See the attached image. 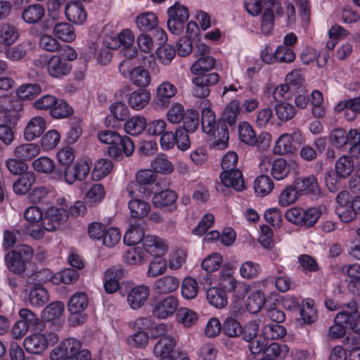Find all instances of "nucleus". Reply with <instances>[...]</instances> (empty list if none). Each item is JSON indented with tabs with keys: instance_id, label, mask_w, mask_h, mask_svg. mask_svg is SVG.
Listing matches in <instances>:
<instances>
[{
	"instance_id": "1",
	"label": "nucleus",
	"mask_w": 360,
	"mask_h": 360,
	"mask_svg": "<svg viewBox=\"0 0 360 360\" xmlns=\"http://www.w3.org/2000/svg\"><path fill=\"white\" fill-rule=\"evenodd\" d=\"M77 57V53L74 48L68 45L63 46L57 53L47 58V74L55 79L68 75L72 68L71 62Z\"/></svg>"
},
{
	"instance_id": "2",
	"label": "nucleus",
	"mask_w": 360,
	"mask_h": 360,
	"mask_svg": "<svg viewBox=\"0 0 360 360\" xmlns=\"http://www.w3.org/2000/svg\"><path fill=\"white\" fill-rule=\"evenodd\" d=\"M118 69L120 73L136 86L146 88L151 83L152 77L149 70L142 65L135 66L131 59L123 60Z\"/></svg>"
},
{
	"instance_id": "3",
	"label": "nucleus",
	"mask_w": 360,
	"mask_h": 360,
	"mask_svg": "<svg viewBox=\"0 0 360 360\" xmlns=\"http://www.w3.org/2000/svg\"><path fill=\"white\" fill-rule=\"evenodd\" d=\"M33 253L32 248L27 245H17L6 255V265L14 274H22L25 271L27 264L32 259Z\"/></svg>"
},
{
	"instance_id": "4",
	"label": "nucleus",
	"mask_w": 360,
	"mask_h": 360,
	"mask_svg": "<svg viewBox=\"0 0 360 360\" xmlns=\"http://www.w3.org/2000/svg\"><path fill=\"white\" fill-rule=\"evenodd\" d=\"M58 339V335L55 333H35L24 339L23 346L28 353L39 354L45 351L48 346L56 344Z\"/></svg>"
},
{
	"instance_id": "5",
	"label": "nucleus",
	"mask_w": 360,
	"mask_h": 360,
	"mask_svg": "<svg viewBox=\"0 0 360 360\" xmlns=\"http://www.w3.org/2000/svg\"><path fill=\"white\" fill-rule=\"evenodd\" d=\"M220 289L226 292H232L238 298L243 297L248 292L249 287L243 282L237 281L233 276L231 269H224L219 279Z\"/></svg>"
},
{
	"instance_id": "6",
	"label": "nucleus",
	"mask_w": 360,
	"mask_h": 360,
	"mask_svg": "<svg viewBox=\"0 0 360 360\" xmlns=\"http://www.w3.org/2000/svg\"><path fill=\"white\" fill-rule=\"evenodd\" d=\"M178 341L170 335H164L153 347V355L162 360H178L179 352L176 350Z\"/></svg>"
},
{
	"instance_id": "7",
	"label": "nucleus",
	"mask_w": 360,
	"mask_h": 360,
	"mask_svg": "<svg viewBox=\"0 0 360 360\" xmlns=\"http://www.w3.org/2000/svg\"><path fill=\"white\" fill-rule=\"evenodd\" d=\"M25 219L28 224L26 226V231L34 239H40L44 235L43 225V212L40 208L36 206H31L26 209L24 213Z\"/></svg>"
},
{
	"instance_id": "8",
	"label": "nucleus",
	"mask_w": 360,
	"mask_h": 360,
	"mask_svg": "<svg viewBox=\"0 0 360 360\" xmlns=\"http://www.w3.org/2000/svg\"><path fill=\"white\" fill-rule=\"evenodd\" d=\"M98 140L105 144H120L124 154L127 157L131 156L134 151V144L131 139L127 136H120L118 133L110 130H102L98 132Z\"/></svg>"
},
{
	"instance_id": "9",
	"label": "nucleus",
	"mask_w": 360,
	"mask_h": 360,
	"mask_svg": "<svg viewBox=\"0 0 360 360\" xmlns=\"http://www.w3.org/2000/svg\"><path fill=\"white\" fill-rule=\"evenodd\" d=\"M302 134L300 130H295L291 134L284 133L276 140L274 153L278 155L293 153L297 149V143L301 141Z\"/></svg>"
},
{
	"instance_id": "10",
	"label": "nucleus",
	"mask_w": 360,
	"mask_h": 360,
	"mask_svg": "<svg viewBox=\"0 0 360 360\" xmlns=\"http://www.w3.org/2000/svg\"><path fill=\"white\" fill-rule=\"evenodd\" d=\"M90 168V164L87 161H78L72 166L68 167L64 174L62 172H58L57 177L53 176V178L62 180L64 177L66 183L72 184L76 181L84 180L89 173Z\"/></svg>"
},
{
	"instance_id": "11",
	"label": "nucleus",
	"mask_w": 360,
	"mask_h": 360,
	"mask_svg": "<svg viewBox=\"0 0 360 360\" xmlns=\"http://www.w3.org/2000/svg\"><path fill=\"white\" fill-rule=\"evenodd\" d=\"M219 80L220 76L217 72L193 77L191 79L194 85L193 94L198 98L207 97L210 94L209 87L217 84Z\"/></svg>"
},
{
	"instance_id": "12",
	"label": "nucleus",
	"mask_w": 360,
	"mask_h": 360,
	"mask_svg": "<svg viewBox=\"0 0 360 360\" xmlns=\"http://www.w3.org/2000/svg\"><path fill=\"white\" fill-rule=\"evenodd\" d=\"M82 348V342L76 338H69L62 341L50 353L51 360H69Z\"/></svg>"
},
{
	"instance_id": "13",
	"label": "nucleus",
	"mask_w": 360,
	"mask_h": 360,
	"mask_svg": "<svg viewBox=\"0 0 360 360\" xmlns=\"http://www.w3.org/2000/svg\"><path fill=\"white\" fill-rule=\"evenodd\" d=\"M179 300L169 295L155 302L152 307V314L158 319H166L172 316L177 310Z\"/></svg>"
},
{
	"instance_id": "14",
	"label": "nucleus",
	"mask_w": 360,
	"mask_h": 360,
	"mask_svg": "<svg viewBox=\"0 0 360 360\" xmlns=\"http://www.w3.org/2000/svg\"><path fill=\"white\" fill-rule=\"evenodd\" d=\"M141 247L146 255H149L152 257L162 256L169 248L167 243L164 239L153 235L146 236Z\"/></svg>"
},
{
	"instance_id": "15",
	"label": "nucleus",
	"mask_w": 360,
	"mask_h": 360,
	"mask_svg": "<svg viewBox=\"0 0 360 360\" xmlns=\"http://www.w3.org/2000/svg\"><path fill=\"white\" fill-rule=\"evenodd\" d=\"M68 219V213L57 206L49 207L43 219L42 228L49 231L58 229Z\"/></svg>"
},
{
	"instance_id": "16",
	"label": "nucleus",
	"mask_w": 360,
	"mask_h": 360,
	"mask_svg": "<svg viewBox=\"0 0 360 360\" xmlns=\"http://www.w3.org/2000/svg\"><path fill=\"white\" fill-rule=\"evenodd\" d=\"M294 181L300 195H307L312 199H317L321 196V189L314 176L297 178Z\"/></svg>"
},
{
	"instance_id": "17",
	"label": "nucleus",
	"mask_w": 360,
	"mask_h": 360,
	"mask_svg": "<svg viewBox=\"0 0 360 360\" xmlns=\"http://www.w3.org/2000/svg\"><path fill=\"white\" fill-rule=\"evenodd\" d=\"M150 295V288L145 285L135 286L127 293V303L132 309L143 307Z\"/></svg>"
},
{
	"instance_id": "18",
	"label": "nucleus",
	"mask_w": 360,
	"mask_h": 360,
	"mask_svg": "<svg viewBox=\"0 0 360 360\" xmlns=\"http://www.w3.org/2000/svg\"><path fill=\"white\" fill-rule=\"evenodd\" d=\"M124 276V270L120 266H113L105 270L103 285L106 292L114 293L120 288V281Z\"/></svg>"
},
{
	"instance_id": "19",
	"label": "nucleus",
	"mask_w": 360,
	"mask_h": 360,
	"mask_svg": "<svg viewBox=\"0 0 360 360\" xmlns=\"http://www.w3.org/2000/svg\"><path fill=\"white\" fill-rule=\"evenodd\" d=\"M272 2L270 6L265 8L264 11L262 16L261 21V32L264 35H269L271 33L274 25V11L278 15L282 14V8L278 3Z\"/></svg>"
},
{
	"instance_id": "20",
	"label": "nucleus",
	"mask_w": 360,
	"mask_h": 360,
	"mask_svg": "<svg viewBox=\"0 0 360 360\" xmlns=\"http://www.w3.org/2000/svg\"><path fill=\"white\" fill-rule=\"evenodd\" d=\"M65 13L67 19L76 25H82L86 20L87 13L82 4L79 1L68 2L65 6Z\"/></svg>"
},
{
	"instance_id": "21",
	"label": "nucleus",
	"mask_w": 360,
	"mask_h": 360,
	"mask_svg": "<svg viewBox=\"0 0 360 360\" xmlns=\"http://www.w3.org/2000/svg\"><path fill=\"white\" fill-rule=\"evenodd\" d=\"M359 139L357 129H352L347 133L343 129H334L330 136L332 144L337 148H342L348 144L349 141H356Z\"/></svg>"
},
{
	"instance_id": "22",
	"label": "nucleus",
	"mask_w": 360,
	"mask_h": 360,
	"mask_svg": "<svg viewBox=\"0 0 360 360\" xmlns=\"http://www.w3.org/2000/svg\"><path fill=\"white\" fill-rule=\"evenodd\" d=\"M217 65V60L213 56L196 58L191 66V72L195 76L205 75L210 73Z\"/></svg>"
},
{
	"instance_id": "23",
	"label": "nucleus",
	"mask_w": 360,
	"mask_h": 360,
	"mask_svg": "<svg viewBox=\"0 0 360 360\" xmlns=\"http://www.w3.org/2000/svg\"><path fill=\"white\" fill-rule=\"evenodd\" d=\"M222 184L226 187H231L236 191L245 189L242 172L239 169L222 172L220 174Z\"/></svg>"
},
{
	"instance_id": "24",
	"label": "nucleus",
	"mask_w": 360,
	"mask_h": 360,
	"mask_svg": "<svg viewBox=\"0 0 360 360\" xmlns=\"http://www.w3.org/2000/svg\"><path fill=\"white\" fill-rule=\"evenodd\" d=\"M46 129V121L40 116L32 117L27 123L25 131L24 138L26 141H33L39 137Z\"/></svg>"
},
{
	"instance_id": "25",
	"label": "nucleus",
	"mask_w": 360,
	"mask_h": 360,
	"mask_svg": "<svg viewBox=\"0 0 360 360\" xmlns=\"http://www.w3.org/2000/svg\"><path fill=\"white\" fill-rule=\"evenodd\" d=\"M151 98L150 91L146 89H139L128 96V103L135 110L144 108L149 103Z\"/></svg>"
},
{
	"instance_id": "26",
	"label": "nucleus",
	"mask_w": 360,
	"mask_h": 360,
	"mask_svg": "<svg viewBox=\"0 0 360 360\" xmlns=\"http://www.w3.org/2000/svg\"><path fill=\"white\" fill-rule=\"evenodd\" d=\"M40 152V147L36 143H22L14 148L13 155L25 162L37 157Z\"/></svg>"
},
{
	"instance_id": "27",
	"label": "nucleus",
	"mask_w": 360,
	"mask_h": 360,
	"mask_svg": "<svg viewBox=\"0 0 360 360\" xmlns=\"http://www.w3.org/2000/svg\"><path fill=\"white\" fill-rule=\"evenodd\" d=\"M105 194V189L103 184H94L86 191L84 200L86 205L94 207L104 200Z\"/></svg>"
},
{
	"instance_id": "28",
	"label": "nucleus",
	"mask_w": 360,
	"mask_h": 360,
	"mask_svg": "<svg viewBox=\"0 0 360 360\" xmlns=\"http://www.w3.org/2000/svg\"><path fill=\"white\" fill-rule=\"evenodd\" d=\"M33 288L29 294V302L33 307H40L49 300L47 290L40 283H32Z\"/></svg>"
},
{
	"instance_id": "29",
	"label": "nucleus",
	"mask_w": 360,
	"mask_h": 360,
	"mask_svg": "<svg viewBox=\"0 0 360 360\" xmlns=\"http://www.w3.org/2000/svg\"><path fill=\"white\" fill-rule=\"evenodd\" d=\"M147 127V120L141 115H134L128 119L124 124V131L131 136H137Z\"/></svg>"
},
{
	"instance_id": "30",
	"label": "nucleus",
	"mask_w": 360,
	"mask_h": 360,
	"mask_svg": "<svg viewBox=\"0 0 360 360\" xmlns=\"http://www.w3.org/2000/svg\"><path fill=\"white\" fill-rule=\"evenodd\" d=\"M295 165L294 161L288 162L283 158H277L272 162L271 174L276 180H283L288 176L290 167Z\"/></svg>"
},
{
	"instance_id": "31",
	"label": "nucleus",
	"mask_w": 360,
	"mask_h": 360,
	"mask_svg": "<svg viewBox=\"0 0 360 360\" xmlns=\"http://www.w3.org/2000/svg\"><path fill=\"white\" fill-rule=\"evenodd\" d=\"M128 207L132 218L141 219L146 217L150 210V205L146 201L139 198L131 199L128 202Z\"/></svg>"
},
{
	"instance_id": "32",
	"label": "nucleus",
	"mask_w": 360,
	"mask_h": 360,
	"mask_svg": "<svg viewBox=\"0 0 360 360\" xmlns=\"http://www.w3.org/2000/svg\"><path fill=\"white\" fill-rule=\"evenodd\" d=\"M44 15L45 10L44 7L39 4H35L28 6L23 10L22 18L25 22L34 24L39 22Z\"/></svg>"
},
{
	"instance_id": "33",
	"label": "nucleus",
	"mask_w": 360,
	"mask_h": 360,
	"mask_svg": "<svg viewBox=\"0 0 360 360\" xmlns=\"http://www.w3.org/2000/svg\"><path fill=\"white\" fill-rule=\"evenodd\" d=\"M35 174L32 172L22 174L13 185L14 192L18 195L27 193L35 181Z\"/></svg>"
},
{
	"instance_id": "34",
	"label": "nucleus",
	"mask_w": 360,
	"mask_h": 360,
	"mask_svg": "<svg viewBox=\"0 0 360 360\" xmlns=\"http://www.w3.org/2000/svg\"><path fill=\"white\" fill-rule=\"evenodd\" d=\"M89 304V298L84 292H76L69 300L68 308L72 314H77L84 311Z\"/></svg>"
},
{
	"instance_id": "35",
	"label": "nucleus",
	"mask_w": 360,
	"mask_h": 360,
	"mask_svg": "<svg viewBox=\"0 0 360 360\" xmlns=\"http://www.w3.org/2000/svg\"><path fill=\"white\" fill-rule=\"evenodd\" d=\"M179 285L178 278L165 276L155 281V290L161 294H166L176 290Z\"/></svg>"
},
{
	"instance_id": "36",
	"label": "nucleus",
	"mask_w": 360,
	"mask_h": 360,
	"mask_svg": "<svg viewBox=\"0 0 360 360\" xmlns=\"http://www.w3.org/2000/svg\"><path fill=\"white\" fill-rule=\"evenodd\" d=\"M53 34L65 42H72L76 39L74 27L69 22H58L53 27Z\"/></svg>"
},
{
	"instance_id": "37",
	"label": "nucleus",
	"mask_w": 360,
	"mask_h": 360,
	"mask_svg": "<svg viewBox=\"0 0 360 360\" xmlns=\"http://www.w3.org/2000/svg\"><path fill=\"white\" fill-rule=\"evenodd\" d=\"M177 93V88L169 82H162L156 89V97L162 104H167Z\"/></svg>"
},
{
	"instance_id": "38",
	"label": "nucleus",
	"mask_w": 360,
	"mask_h": 360,
	"mask_svg": "<svg viewBox=\"0 0 360 360\" xmlns=\"http://www.w3.org/2000/svg\"><path fill=\"white\" fill-rule=\"evenodd\" d=\"M167 27L169 30L174 34L180 33V4L175 2L167 10Z\"/></svg>"
},
{
	"instance_id": "39",
	"label": "nucleus",
	"mask_w": 360,
	"mask_h": 360,
	"mask_svg": "<svg viewBox=\"0 0 360 360\" xmlns=\"http://www.w3.org/2000/svg\"><path fill=\"white\" fill-rule=\"evenodd\" d=\"M136 24L140 30L150 31L158 26V20L154 13L145 12L137 15Z\"/></svg>"
},
{
	"instance_id": "40",
	"label": "nucleus",
	"mask_w": 360,
	"mask_h": 360,
	"mask_svg": "<svg viewBox=\"0 0 360 360\" xmlns=\"http://www.w3.org/2000/svg\"><path fill=\"white\" fill-rule=\"evenodd\" d=\"M152 169L157 173L169 174L173 172L174 166L167 157L164 154H160L150 162Z\"/></svg>"
},
{
	"instance_id": "41",
	"label": "nucleus",
	"mask_w": 360,
	"mask_h": 360,
	"mask_svg": "<svg viewBox=\"0 0 360 360\" xmlns=\"http://www.w3.org/2000/svg\"><path fill=\"white\" fill-rule=\"evenodd\" d=\"M300 196L294 181L282 191L278 197V204L282 207H288L295 203Z\"/></svg>"
},
{
	"instance_id": "42",
	"label": "nucleus",
	"mask_w": 360,
	"mask_h": 360,
	"mask_svg": "<svg viewBox=\"0 0 360 360\" xmlns=\"http://www.w3.org/2000/svg\"><path fill=\"white\" fill-rule=\"evenodd\" d=\"M144 229L140 224L131 225L124 236L123 241L127 245H134L139 243H142L146 236Z\"/></svg>"
},
{
	"instance_id": "43",
	"label": "nucleus",
	"mask_w": 360,
	"mask_h": 360,
	"mask_svg": "<svg viewBox=\"0 0 360 360\" xmlns=\"http://www.w3.org/2000/svg\"><path fill=\"white\" fill-rule=\"evenodd\" d=\"M240 102L238 100H232L229 102L223 111L222 119L229 125H233L238 120L240 109Z\"/></svg>"
},
{
	"instance_id": "44",
	"label": "nucleus",
	"mask_w": 360,
	"mask_h": 360,
	"mask_svg": "<svg viewBox=\"0 0 360 360\" xmlns=\"http://www.w3.org/2000/svg\"><path fill=\"white\" fill-rule=\"evenodd\" d=\"M177 198V194L173 191L165 190L154 195L153 203L157 207H164L174 203Z\"/></svg>"
},
{
	"instance_id": "45",
	"label": "nucleus",
	"mask_w": 360,
	"mask_h": 360,
	"mask_svg": "<svg viewBox=\"0 0 360 360\" xmlns=\"http://www.w3.org/2000/svg\"><path fill=\"white\" fill-rule=\"evenodd\" d=\"M273 188L274 182L266 175H260L255 180V192L259 196L264 197L269 195Z\"/></svg>"
},
{
	"instance_id": "46",
	"label": "nucleus",
	"mask_w": 360,
	"mask_h": 360,
	"mask_svg": "<svg viewBox=\"0 0 360 360\" xmlns=\"http://www.w3.org/2000/svg\"><path fill=\"white\" fill-rule=\"evenodd\" d=\"M356 210L354 200L352 202H347L345 204L338 205L335 212L342 222L348 223L356 218Z\"/></svg>"
},
{
	"instance_id": "47",
	"label": "nucleus",
	"mask_w": 360,
	"mask_h": 360,
	"mask_svg": "<svg viewBox=\"0 0 360 360\" xmlns=\"http://www.w3.org/2000/svg\"><path fill=\"white\" fill-rule=\"evenodd\" d=\"M112 169V162L106 159L98 160L91 172L92 178L99 181L108 175Z\"/></svg>"
},
{
	"instance_id": "48",
	"label": "nucleus",
	"mask_w": 360,
	"mask_h": 360,
	"mask_svg": "<svg viewBox=\"0 0 360 360\" xmlns=\"http://www.w3.org/2000/svg\"><path fill=\"white\" fill-rule=\"evenodd\" d=\"M18 38L17 29L12 25L5 23L0 25V44L11 45Z\"/></svg>"
},
{
	"instance_id": "49",
	"label": "nucleus",
	"mask_w": 360,
	"mask_h": 360,
	"mask_svg": "<svg viewBox=\"0 0 360 360\" xmlns=\"http://www.w3.org/2000/svg\"><path fill=\"white\" fill-rule=\"evenodd\" d=\"M201 123L205 133L210 134L217 131L216 116L210 108H202Z\"/></svg>"
},
{
	"instance_id": "50",
	"label": "nucleus",
	"mask_w": 360,
	"mask_h": 360,
	"mask_svg": "<svg viewBox=\"0 0 360 360\" xmlns=\"http://www.w3.org/2000/svg\"><path fill=\"white\" fill-rule=\"evenodd\" d=\"M64 311V304L60 301L51 302L46 306L41 313V318L45 321H51L59 318Z\"/></svg>"
},
{
	"instance_id": "51",
	"label": "nucleus",
	"mask_w": 360,
	"mask_h": 360,
	"mask_svg": "<svg viewBox=\"0 0 360 360\" xmlns=\"http://www.w3.org/2000/svg\"><path fill=\"white\" fill-rule=\"evenodd\" d=\"M207 299L210 304L222 308L227 304L226 292L218 288H211L207 291Z\"/></svg>"
},
{
	"instance_id": "52",
	"label": "nucleus",
	"mask_w": 360,
	"mask_h": 360,
	"mask_svg": "<svg viewBox=\"0 0 360 360\" xmlns=\"http://www.w3.org/2000/svg\"><path fill=\"white\" fill-rule=\"evenodd\" d=\"M240 140L249 146L256 144L257 139L252 126L247 122H240L238 126Z\"/></svg>"
},
{
	"instance_id": "53",
	"label": "nucleus",
	"mask_w": 360,
	"mask_h": 360,
	"mask_svg": "<svg viewBox=\"0 0 360 360\" xmlns=\"http://www.w3.org/2000/svg\"><path fill=\"white\" fill-rule=\"evenodd\" d=\"M356 312V304L354 302H349L345 309L336 315L335 322L339 324L342 323L345 326L348 327Z\"/></svg>"
},
{
	"instance_id": "54",
	"label": "nucleus",
	"mask_w": 360,
	"mask_h": 360,
	"mask_svg": "<svg viewBox=\"0 0 360 360\" xmlns=\"http://www.w3.org/2000/svg\"><path fill=\"white\" fill-rule=\"evenodd\" d=\"M148 265L146 275L150 278H155L163 274L167 269V261L162 256L153 257Z\"/></svg>"
},
{
	"instance_id": "55",
	"label": "nucleus",
	"mask_w": 360,
	"mask_h": 360,
	"mask_svg": "<svg viewBox=\"0 0 360 360\" xmlns=\"http://www.w3.org/2000/svg\"><path fill=\"white\" fill-rule=\"evenodd\" d=\"M264 304V294L260 290L252 292L247 300V309L251 314H256L260 311Z\"/></svg>"
},
{
	"instance_id": "56",
	"label": "nucleus",
	"mask_w": 360,
	"mask_h": 360,
	"mask_svg": "<svg viewBox=\"0 0 360 360\" xmlns=\"http://www.w3.org/2000/svg\"><path fill=\"white\" fill-rule=\"evenodd\" d=\"M353 170L354 162L349 156L343 155L337 160L335 172L338 176L346 178L352 173Z\"/></svg>"
},
{
	"instance_id": "57",
	"label": "nucleus",
	"mask_w": 360,
	"mask_h": 360,
	"mask_svg": "<svg viewBox=\"0 0 360 360\" xmlns=\"http://www.w3.org/2000/svg\"><path fill=\"white\" fill-rule=\"evenodd\" d=\"M212 136V147L217 150H222L227 147L229 141V131L225 127L217 128V131L212 134H210Z\"/></svg>"
},
{
	"instance_id": "58",
	"label": "nucleus",
	"mask_w": 360,
	"mask_h": 360,
	"mask_svg": "<svg viewBox=\"0 0 360 360\" xmlns=\"http://www.w3.org/2000/svg\"><path fill=\"white\" fill-rule=\"evenodd\" d=\"M278 119L283 122H287L294 117L296 114L295 107L286 102H280L274 107Z\"/></svg>"
},
{
	"instance_id": "59",
	"label": "nucleus",
	"mask_w": 360,
	"mask_h": 360,
	"mask_svg": "<svg viewBox=\"0 0 360 360\" xmlns=\"http://www.w3.org/2000/svg\"><path fill=\"white\" fill-rule=\"evenodd\" d=\"M129 346L138 349H145L149 344V335L145 330H138L127 339Z\"/></svg>"
},
{
	"instance_id": "60",
	"label": "nucleus",
	"mask_w": 360,
	"mask_h": 360,
	"mask_svg": "<svg viewBox=\"0 0 360 360\" xmlns=\"http://www.w3.org/2000/svg\"><path fill=\"white\" fill-rule=\"evenodd\" d=\"M124 260L129 265H140L146 261V255L141 246H136L124 253Z\"/></svg>"
},
{
	"instance_id": "61",
	"label": "nucleus",
	"mask_w": 360,
	"mask_h": 360,
	"mask_svg": "<svg viewBox=\"0 0 360 360\" xmlns=\"http://www.w3.org/2000/svg\"><path fill=\"white\" fill-rule=\"evenodd\" d=\"M289 353L288 347L285 345H279L276 342H271L267 345L265 351V356L275 360L276 358L284 359Z\"/></svg>"
},
{
	"instance_id": "62",
	"label": "nucleus",
	"mask_w": 360,
	"mask_h": 360,
	"mask_svg": "<svg viewBox=\"0 0 360 360\" xmlns=\"http://www.w3.org/2000/svg\"><path fill=\"white\" fill-rule=\"evenodd\" d=\"M60 141V133L55 129L46 131L41 139V146L44 150L54 149Z\"/></svg>"
},
{
	"instance_id": "63",
	"label": "nucleus",
	"mask_w": 360,
	"mask_h": 360,
	"mask_svg": "<svg viewBox=\"0 0 360 360\" xmlns=\"http://www.w3.org/2000/svg\"><path fill=\"white\" fill-rule=\"evenodd\" d=\"M32 165L33 169L39 173L51 174L55 169L54 161L47 156H41L35 159Z\"/></svg>"
},
{
	"instance_id": "64",
	"label": "nucleus",
	"mask_w": 360,
	"mask_h": 360,
	"mask_svg": "<svg viewBox=\"0 0 360 360\" xmlns=\"http://www.w3.org/2000/svg\"><path fill=\"white\" fill-rule=\"evenodd\" d=\"M158 62L164 65L169 64L176 56L175 49L169 44L158 47L155 53Z\"/></svg>"
}]
</instances>
